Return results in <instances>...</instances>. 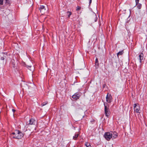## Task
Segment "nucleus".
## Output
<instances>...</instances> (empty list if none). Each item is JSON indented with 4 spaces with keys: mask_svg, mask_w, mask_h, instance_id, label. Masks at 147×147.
Here are the masks:
<instances>
[{
    "mask_svg": "<svg viewBox=\"0 0 147 147\" xmlns=\"http://www.w3.org/2000/svg\"><path fill=\"white\" fill-rule=\"evenodd\" d=\"M104 136L107 140L109 141L111 138H116L117 137V134L115 131L107 132L105 133Z\"/></svg>",
    "mask_w": 147,
    "mask_h": 147,
    "instance_id": "f257e3e1",
    "label": "nucleus"
},
{
    "mask_svg": "<svg viewBox=\"0 0 147 147\" xmlns=\"http://www.w3.org/2000/svg\"><path fill=\"white\" fill-rule=\"evenodd\" d=\"M23 136V134L19 130H16L11 134V136L12 138L18 139H21Z\"/></svg>",
    "mask_w": 147,
    "mask_h": 147,
    "instance_id": "f03ea898",
    "label": "nucleus"
},
{
    "mask_svg": "<svg viewBox=\"0 0 147 147\" xmlns=\"http://www.w3.org/2000/svg\"><path fill=\"white\" fill-rule=\"evenodd\" d=\"M134 111L136 113H140V107L138 104H134Z\"/></svg>",
    "mask_w": 147,
    "mask_h": 147,
    "instance_id": "7ed1b4c3",
    "label": "nucleus"
},
{
    "mask_svg": "<svg viewBox=\"0 0 147 147\" xmlns=\"http://www.w3.org/2000/svg\"><path fill=\"white\" fill-rule=\"evenodd\" d=\"M104 105L105 106V115L107 117H108L110 114V112L109 110V107H107L105 103H104Z\"/></svg>",
    "mask_w": 147,
    "mask_h": 147,
    "instance_id": "20e7f679",
    "label": "nucleus"
},
{
    "mask_svg": "<svg viewBox=\"0 0 147 147\" xmlns=\"http://www.w3.org/2000/svg\"><path fill=\"white\" fill-rule=\"evenodd\" d=\"M112 100V97L110 94L108 93L106 96V101L108 103H111Z\"/></svg>",
    "mask_w": 147,
    "mask_h": 147,
    "instance_id": "39448f33",
    "label": "nucleus"
},
{
    "mask_svg": "<svg viewBox=\"0 0 147 147\" xmlns=\"http://www.w3.org/2000/svg\"><path fill=\"white\" fill-rule=\"evenodd\" d=\"M80 96V93H76L72 96V98L76 100L79 98Z\"/></svg>",
    "mask_w": 147,
    "mask_h": 147,
    "instance_id": "423d86ee",
    "label": "nucleus"
},
{
    "mask_svg": "<svg viewBox=\"0 0 147 147\" xmlns=\"http://www.w3.org/2000/svg\"><path fill=\"white\" fill-rule=\"evenodd\" d=\"M29 123L27 124V125H35L36 123V121L33 119H31L29 121Z\"/></svg>",
    "mask_w": 147,
    "mask_h": 147,
    "instance_id": "0eeeda50",
    "label": "nucleus"
},
{
    "mask_svg": "<svg viewBox=\"0 0 147 147\" xmlns=\"http://www.w3.org/2000/svg\"><path fill=\"white\" fill-rule=\"evenodd\" d=\"M40 10L42 14L44 13L45 11V9L44 6L43 5L41 6L40 8Z\"/></svg>",
    "mask_w": 147,
    "mask_h": 147,
    "instance_id": "6e6552de",
    "label": "nucleus"
},
{
    "mask_svg": "<svg viewBox=\"0 0 147 147\" xmlns=\"http://www.w3.org/2000/svg\"><path fill=\"white\" fill-rule=\"evenodd\" d=\"M140 62H141L143 61L144 57V55L143 53H141L139 55Z\"/></svg>",
    "mask_w": 147,
    "mask_h": 147,
    "instance_id": "1a4fd4ad",
    "label": "nucleus"
},
{
    "mask_svg": "<svg viewBox=\"0 0 147 147\" xmlns=\"http://www.w3.org/2000/svg\"><path fill=\"white\" fill-rule=\"evenodd\" d=\"M85 145L86 147H92L90 145V144L87 142H86L85 143Z\"/></svg>",
    "mask_w": 147,
    "mask_h": 147,
    "instance_id": "9d476101",
    "label": "nucleus"
},
{
    "mask_svg": "<svg viewBox=\"0 0 147 147\" xmlns=\"http://www.w3.org/2000/svg\"><path fill=\"white\" fill-rule=\"evenodd\" d=\"M78 135L79 134H76L73 137V139L74 140H76L77 138L78 137Z\"/></svg>",
    "mask_w": 147,
    "mask_h": 147,
    "instance_id": "9b49d317",
    "label": "nucleus"
},
{
    "mask_svg": "<svg viewBox=\"0 0 147 147\" xmlns=\"http://www.w3.org/2000/svg\"><path fill=\"white\" fill-rule=\"evenodd\" d=\"M123 53V51H119L117 53V56H118L119 55H122Z\"/></svg>",
    "mask_w": 147,
    "mask_h": 147,
    "instance_id": "f8f14e48",
    "label": "nucleus"
},
{
    "mask_svg": "<svg viewBox=\"0 0 147 147\" xmlns=\"http://www.w3.org/2000/svg\"><path fill=\"white\" fill-rule=\"evenodd\" d=\"M67 14L68 15V18H69L71 14V12L68 11L67 12Z\"/></svg>",
    "mask_w": 147,
    "mask_h": 147,
    "instance_id": "ddd939ff",
    "label": "nucleus"
},
{
    "mask_svg": "<svg viewBox=\"0 0 147 147\" xmlns=\"http://www.w3.org/2000/svg\"><path fill=\"white\" fill-rule=\"evenodd\" d=\"M136 5H137V7L139 9L141 8L142 7V5L141 4L138 3Z\"/></svg>",
    "mask_w": 147,
    "mask_h": 147,
    "instance_id": "4468645a",
    "label": "nucleus"
},
{
    "mask_svg": "<svg viewBox=\"0 0 147 147\" xmlns=\"http://www.w3.org/2000/svg\"><path fill=\"white\" fill-rule=\"evenodd\" d=\"M47 103H48V102H44L41 105L42 106H45V105H47Z\"/></svg>",
    "mask_w": 147,
    "mask_h": 147,
    "instance_id": "2eb2a0df",
    "label": "nucleus"
},
{
    "mask_svg": "<svg viewBox=\"0 0 147 147\" xmlns=\"http://www.w3.org/2000/svg\"><path fill=\"white\" fill-rule=\"evenodd\" d=\"M98 59L97 58H96V61H95V65H98Z\"/></svg>",
    "mask_w": 147,
    "mask_h": 147,
    "instance_id": "dca6fc26",
    "label": "nucleus"
},
{
    "mask_svg": "<svg viewBox=\"0 0 147 147\" xmlns=\"http://www.w3.org/2000/svg\"><path fill=\"white\" fill-rule=\"evenodd\" d=\"M3 0H0V5H3Z\"/></svg>",
    "mask_w": 147,
    "mask_h": 147,
    "instance_id": "f3484780",
    "label": "nucleus"
},
{
    "mask_svg": "<svg viewBox=\"0 0 147 147\" xmlns=\"http://www.w3.org/2000/svg\"><path fill=\"white\" fill-rule=\"evenodd\" d=\"M81 9V7L79 6H78L77 7V9H76V11H78L80 10Z\"/></svg>",
    "mask_w": 147,
    "mask_h": 147,
    "instance_id": "a211bd4d",
    "label": "nucleus"
},
{
    "mask_svg": "<svg viewBox=\"0 0 147 147\" xmlns=\"http://www.w3.org/2000/svg\"><path fill=\"white\" fill-rule=\"evenodd\" d=\"M139 0H136V4L137 5L139 3Z\"/></svg>",
    "mask_w": 147,
    "mask_h": 147,
    "instance_id": "6ab92c4d",
    "label": "nucleus"
},
{
    "mask_svg": "<svg viewBox=\"0 0 147 147\" xmlns=\"http://www.w3.org/2000/svg\"><path fill=\"white\" fill-rule=\"evenodd\" d=\"M90 0V1H89V4H90L91 3L92 0Z\"/></svg>",
    "mask_w": 147,
    "mask_h": 147,
    "instance_id": "aec40b11",
    "label": "nucleus"
},
{
    "mask_svg": "<svg viewBox=\"0 0 147 147\" xmlns=\"http://www.w3.org/2000/svg\"><path fill=\"white\" fill-rule=\"evenodd\" d=\"M1 59L2 60H3L4 59V58L3 57H2L1 58Z\"/></svg>",
    "mask_w": 147,
    "mask_h": 147,
    "instance_id": "412c9836",
    "label": "nucleus"
},
{
    "mask_svg": "<svg viewBox=\"0 0 147 147\" xmlns=\"http://www.w3.org/2000/svg\"><path fill=\"white\" fill-rule=\"evenodd\" d=\"M12 111L13 113H14L16 111V110L14 109H12Z\"/></svg>",
    "mask_w": 147,
    "mask_h": 147,
    "instance_id": "4be33fe9",
    "label": "nucleus"
},
{
    "mask_svg": "<svg viewBox=\"0 0 147 147\" xmlns=\"http://www.w3.org/2000/svg\"><path fill=\"white\" fill-rule=\"evenodd\" d=\"M8 0H5V1H6V2H7V1H8Z\"/></svg>",
    "mask_w": 147,
    "mask_h": 147,
    "instance_id": "5701e85b",
    "label": "nucleus"
}]
</instances>
